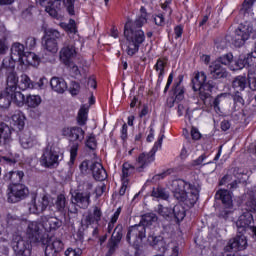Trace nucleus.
Instances as JSON below:
<instances>
[{"label":"nucleus","instance_id":"f257e3e1","mask_svg":"<svg viewBox=\"0 0 256 256\" xmlns=\"http://www.w3.org/2000/svg\"><path fill=\"white\" fill-rule=\"evenodd\" d=\"M147 23L145 14H142L134 22L128 20L124 26V36L126 37L127 44L122 45V49L126 47L127 55H135L139 51V45L145 41V32L141 30L143 25Z\"/></svg>","mask_w":256,"mask_h":256},{"label":"nucleus","instance_id":"f03ea898","mask_svg":"<svg viewBox=\"0 0 256 256\" xmlns=\"http://www.w3.org/2000/svg\"><path fill=\"white\" fill-rule=\"evenodd\" d=\"M171 191L173 196L180 203H184L187 207H193L199 201V184H187L184 180H173L171 183Z\"/></svg>","mask_w":256,"mask_h":256},{"label":"nucleus","instance_id":"7ed1b4c3","mask_svg":"<svg viewBox=\"0 0 256 256\" xmlns=\"http://www.w3.org/2000/svg\"><path fill=\"white\" fill-rule=\"evenodd\" d=\"M157 215L155 213H147L141 217L140 223L128 228L126 235V241L134 247L139 249L143 240L147 237V230L145 227H149L156 223Z\"/></svg>","mask_w":256,"mask_h":256},{"label":"nucleus","instance_id":"20e7f679","mask_svg":"<svg viewBox=\"0 0 256 256\" xmlns=\"http://www.w3.org/2000/svg\"><path fill=\"white\" fill-rule=\"evenodd\" d=\"M205 81H207V75H205V72H198L192 79V88L194 91L199 92V96L202 101L211 97V91L213 90V87H215V82Z\"/></svg>","mask_w":256,"mask_h":256},{"label":"nucleus","instance_id":"39448f33","mask_svg":"<svg viewBox=\"0 0 256 256\" xmlns=\"http://www.w3.org/2000/svg\"><path fill=\"white\" fill-rule=\"evenodd\" d=\"M40 165L45 167V169H55V167H59V152L55 150L54 145L48 144L43 150Z\"/></svg>","mask_w":256,"mask_h":256},{"label":"nucleus","instance_id":"423d86ee","mask_svg":"<svg viewBox=\"0 0 256 256\" xmlns=\"http://www.w3.org/2000/svg\"><path fill=\"white\" fill-rule=\"evenodd\" d=\"M252 33L253 26L249 22L240 24L232 36V41L235 47H243V45H245V41L251 37Z\"/></svg>","mask_w":256,"mask_h":256},{"label":"nucleus","instance_id":"0eeeda50","mask_svg":"<svg viewBox=\"0 0 256 256\" xmlns=\"http://www.w3.org/2000/svg\"><path fill=\"white\" fill-rule=\"evenodd\" d=\"M26 237L30 243H45L43 239V224L39 221L28 222L26 228Z\"/></svg>","mask_w":256,"mask_h":256},{"label":"nucleus","instance_id":"6e6552de","mask_svg":"<svg viewBox=\"0 0 256 256\" xmlns=\"http://www.w3.org/2000/svg\"><path fill=\"white\" fill-rule=\"evenodd\" d=\"M11 245L16 256H31V243L20 235L13 236Z\"/></svg>","mask_w":256,"mask_h":256},{"label":"nucleus","instance_id":"1a4fd4ad","mask_svg":"<svg viewBox=\"0 0 256 256\" xmlns=\"http://www.w3.org/2000/svg\"><path fill=\"white\" fill-rule=\"evenodd\" d=\"M8 189L9 203H19V201H22V199L29 195V189L23 184H10Z\"/></svg>","mask_w":256,"mask_h":256},{"label":"nucleus","instance_id":"9d476101","mask_svg":"<svg viewBox=\"0 0 256 256\" xmlns=\"http://www.w3.org/2000/svg\"><path fill=\"white\" fill-rule=\"evenodd\" d=\"M163 143V135L161 138H159L158 142L154 145L152 150L149 153H141L138 158L136 159V165L138 171H141V169H145L149 163H152V161H155V153H157V149L161 147Z\"/></svg>","mask_w":256,"mask_h":256},{"label":"nucleus","instance_id":"9b49d317","mask_svg":"<svg viewBox=\"0 0 256 256\" xmlns=\"http://www.w3.org/2000/svg\"><path fill=\"white\" fill-rule=\"evenodd\" d=\"M61 38V33L55 29H48L44 36V49L49 53H57L59 51V45L57 40Z\"/></svg>","mask_w":256,"mask_h":256},{"label":"nucleus","instance_id":"f8f14e48","mask_svg":"<svg viewBox=\"0 0 256 256\" xmlns=\"http://www.w3.org/2000/svg\"><path fill=\"white\" fill-rule=\"evenodd\" d=\"M80 169H90L96 181H105V179H107V171L99 162L83 161L80 165Z\"/></svg>","mask_w":256,"mask_h":256},{"label":"nucleus","instance_id":"ddd939ff","mask_svg":"<svg viewBox=\"0 0 256 256\" xmlns=\"http://www.w3.org/2000/svg\"><path fill=\"white\" fill-rule=\"evenodd\" d=\"M49 207V196L43 195L41 198L33 199L28 203V210L34 215H39L47 210Z\"/></svg>","mask_w":256,"mask_h":256},{"label":"nucleus","instance_id":"4468645a","mask_svg":"<svg viewBox=\"0 0 256 256\" xmlns=\"http://www.w3.org/2000/svg\"><path fill=\"white\" fill-rule=\"evenodd\" d=\"M43 245H46L45 248V255L46 256H57L59 255V253H61V251H63V241L55 238V237H51L48 240H44Z\"/></svg>","mask_w":256,"mask_h":256},{"label":"nucleus","instance_id":"2eb2a0df","mask_svg":"<svg viewBox=\"0 0 256 256\" xmlns=\"http://www.w3.org/2000/svg\"><path fill=\"white\" fill-rule=\"evenodd\" d=\"M77 57V49L74 42H65L64 46L60 50V61L65 65L66 63L73 61Z\"/></svg>","mask_w":256,"mask_h":256},{"label":"nucleus","instance_id":"dca6fc26","mask_svg":"<svg viewBox=\"0 0 256 256\" xmlns=\"http://www.w3.org/2000/svg\"><path fill=\"white\" fill-rule=\"evenodd\" d=\"M101 217H103V212L99 206H94L93 210H89L82 218L81 224L82 227H89V225H93L101 221Z\"/></svg>","mask_w":256,"mask_h":256},{"label":"nucleus","instance_id":"f3484780","mask_svg":"<svg viewBox=\"0 0 256 256\" xmlns=\"http://www.w3.org/2000/svg\"><path fill=\"white\" fill-rule=\"evenodd\" d=\"M243 172H239V169L234 170V179L231 175H225L221 181L220 185H227L228 189L233 190L237 189V185L243 181Z\"/></svg>","mask_w":256,"mask_h":256},{"label":"nucleus","instance_id":"a211bd4d","mask_svg":"<svg viewBox=\"0 0 256 256\" xmlns=\"http://www.w3.org/2000/svg\"><path fill=\"white\" fill-rule=\"evenodd\" d=\"M72 203L80 209H87L91 205V192H76L72 195Z\"/></svg>","mask_w":256,"mask_h":256},{"label":"nucleus","instance_id":"6ab92c4d","mask_svg":"<svg viewBox=\"0 0 256 256\" xmlns=\"http://www.w3.org/2000/svg\"><path fill=\"white\" fill-rule=\"evenodd\" d=\"M40 223H42V228L47 232L57 231L61 225H63V221L59 220L57 217L53 216H41Z\"/></svg>","mask_w":256,"mask_h":256},{"label":"nucleus","instance_id":"aec40b11","mask_svg":"<svg viewBox=\"0 0 256 256\" xmlns=\"http://www.w3.org/2000/svg\"><path fill=\"white\" fill-rule=\"evenodd\" d=\"M63 135L69 137L70 141H83L85 139V131L79 127L64 128Z\"/></svg>","mask_w":256,"mask_h":256},{"label":"nucleus","instance_id":"412c9836","mask_svg":"<svg viewBox=\"0 0 256 256\" xmlns=\"http://www.w3.org/2000/svg\"><path fill=\"white\" fill-rule=\"evenodd\" d=\"M19 83V77L17 76V72L10 71L7 74L6 80V93H15L17 91V84Z\"/></svg>","mask_w":256,"mask_h":256},{"label":"nucleus","instance_id":"4be33fe9","mask_svg":"<svg viewBox=\"0 0 256 256\" xmlns=\"http://www.w3.org/2000/svg\"><path fill=\"white\" fill-rule=\"evenodd\" d=\"M147 241L149 245L155 247V249H158L160 253H165V251H167V248L165 247V241H163L162 236H155V234H149Z\"/></svg>","mask_w":256,"mask_h":256},{"label":"nucleus","instance_id":"5701e85b","mask_svg":"<svg viewBox=\"0 0 256 256\" xmlns=\"http://www.w3.org/2000/svg\"><path fill=\"white\" fill-rule=\"evenodd\" d=\"M25 46L19 42L13 43L11 47V56L15 61L21 64V61L25 57Z\"/></svg>","mask_w":256,"mask_h":256},{"label":"nucleus","instance_id":"b1692460","mask_svg":"<svg viewBox=\"0 0 256 256\" xmlns=\"http://www.w3.org/2000/svg\"><path fill=\"white\" fill-rule=\"evenodd\" d=\"M210 75L212 79H225L227 77V71L223 67H221V64L219 62H214L210 66Z\"/></svg>","mask_w":256,"mask_h":256},{"label":"nucleus","instance_id":"393cba45","mask_svg":"<svg viewBox=\"0 0 256 256\" xmlns=\"http://www.w3.org/2000/svg\"><path fill=\"white\" fill-rule=\"evenodd\" d=\"M215 197L216 199L222 201L223 205H225L227 209H231V207H233V199L231 197V192H229L228 190H219L216 193Z\"/></svg>","mask_w":256,"mask_h":256},{"label":"nucleus","instance_id":"a878e982","mask_svg":"<svg viewBox=\"0 0 256 256\" xmlns=\"http://www.w3.org/2000/svg\"><path fill=\"white\" fill-rule=\"evenodd\" d=\"M11 128L5 124H0V145H9L11 143Z\"/></svg>","mask_w":256,"mask_h":256},{"label":"nucleus","instance_id":"bb28decb","mask_svg":"<svg viewBox=\"0 0 256 256\" xmlns=\"http://www.w3.org/2000/svg\"><path fill=\"white\" fill-rule=\"evenodd\" d=\"M25 174L23 171H10L4 176L5 181H9L12 185H21V181Z\"/></svg>","mask_w":256,"mask_h":256},{"label":"nucleus","instance_id":"cd10ccee","mask_svg":"<svg viewBox=\"0 0 256 256\" xmlns=\"http://www.w3.org/2000/svg\"><path fill=\"white\" fill-rule=\"evenodd\" d=\"M50 85L56 93H63L67 89V82L63 78L53 77L50 80Z\"/></svg>","mask_w":256,"mask_h":256},{"label":"nucleus","instance_id":"c85d7f7f","mask_svg":"<svg viewBox=\"0 0 256 256\" xmlns=\"http://www.w3.org/2000/svg\"><path fill=\"white\" fill-rule=\"evenodd\" d=\"M67 197L64 194H59L54 202V207L58 213L65 215L67 213Z\"/></svg>","mask_w":256,"mask_h":256},{"label":"nucleus","instance_id":"c756f323","mask_svg":"<svg viewBox=\"0 0 256 256\" xmlns=\"http://www.w3.org/2000/svg\"><path fill=\"white\" fill-rule=\"evenodd\" d=\"M20 144L23 149H31L35 145V138L31 136V132L24 131L20 134Z\"/></svg>","mask_w":256,"mask_h":256},{"label":"nucleus","instance_id":"7c9ffc66","mask_svg":"<svg viewBox=\"0 0 256 256\" xmlns=\"http://www.w3.org/2000/svg\"><path fill=\"white\" fill-rule=\"evenodd\" d=\"M20 65H31L32 67H37V65H39V56L33 52H28L24 54V58H22Z\"/></svg>","mask_w":256,"mask_h":256},{"label":"nucleus","instance_id":"2f4dec72","mask_svg":"<svg viewBox=\"0 0 256 256\" xmlns=\"http://www.w3.org/2000/svg\"><path fill=\"white\" fill-rule=\"evenodd\" d=\"M12 123L14 127H17L19 131L25 127V116L23 115V112L20 110H16L14 114L12 115Z\"/></svg>","mask_w":256,"mask_h":256},{"label":"nucleus","instance_id":"473e14b6","mask_svg":"<svg viewBox=\"0 0 256 256\" xmlns=\"http://www.w3.org/2000/svg\"><path fill=\"white\" fill-rule=\"evenodd\" d=\"M232 87L236 93L244 91L245 87H247V78L245 76H237L232 82Z\"/></svg>","mask_w":256,"mask_h":256},{"label":"nucleus","instance_id":"72a5a7b5","mask_svg":"<svg viewBox=\"0 0 256 256\" xmlns=\"http://www.w3.org/2000/svg\"><path fill=\"white\" fill-rule=\"evenodd\" d=\"M41 96L39 95H28L26 97L25 105L28 106L29 109H37L41 105Z\"/></svg>","mask_w":256,"mask_h":256},{"label":"nucleus","instance_id":"f704fd0d","mask_svg":"<svg viewBox=\"0 0 256 256\" xmlns=\"http://www.w3.org/2000/svg\"><path fill=\"white\" fill-rule=\"evenodd\" d=\"M42 5H45V11L46 13H49L50 17H57L59 15V12L57 11V6L61 4H57V2L48 1V2H42Z\"/></svg>","mask_w":256,"mask_h":256},{"label":"nucleus","instance_id":"c9c22d12","mask_svg":"<svg viewBox=\"0 0 256 256\" xmlns=\"http://www.w3.org/2000/svg\"><path fill=\"white\" fill-rule=\"evenodd\" d=\"M10 94V100L15 103L18 107H23L25 105V95L21 93L20 91L14 90V92L9 93Z\"/></svg>","mask_w":256,"mask_h":256},{"label":"nucleus","instance_id":"e433bc0d","mask_svg":"<svg viewBox=\"0 0 256 256\" xmlns=\"http://www.w3.org/2000/svg\"><path fill=\"white\" fill-rule=\"evenodd\" d=\"M15 63H19V60H15L13 56L4 58L0 65V71H3V69H10L13 71L15 69Z\"/></svg>","mask_w":256,"mask_h":256},{"label":"nucleus","instance_id":"4c0bfd02","mask_svg":"<svg viewBox=\"0 0 256 256\" xmlns=\"http://www.w3.org/2000/svg\"><path fill=\"white\" fill-rule=\"evenodd\" d=\"M172 217L177 221H183L185 219V208L181 205H175L172 209Z\"/></svg>","mask_w":256,"mask_h":256},{"label":"nucleus","instance_id":"58836bf2","mask_svg":"<svg viewBox=\"0 0 256 256\" xmlns=\"http://www.w3.org/2000/svg\"><path fill=\"white\" fill-rule=\"evenodd\" d=\"M151 196L155 197V199H163L164 201L169 199V193L159 186L152 189Z\"/></svg>","mask_w":256,"mask_h":256},{"label":"nucleus","instance_id":"ea45409f","mask_svg":"<svg viewBox=\"0 0 256 256\" xmlns=\"http://www.w3.org/2000/svg\"><path fill=\"white\" fill-rule=\"evenodd\" d=\"M135 173V166L125 162L122 166V181H128L127 177Z\"/></svg>","mask_w":256,"mask_h":256},{"label":"nucleus","instance_id":"a19ab883","mask_svg":"<svg viewBox=\"0 0 256 256\" xmlns=\"http://www.w3.org/2000/svg\"><path fill=\"white\" fill-rule=\"evenodd\" d=\"M247 67L245 55H240L237 60H235L234 65L230 66L232 71H239L241 69H245Z\"/></svg>","mask_w":256,"mask_h":256},{"label":"nucleus","instance_id":"79ce46f5","mask_svg":"<svg viewBox=\"0 0 256 256\" xmlns=\"http://www.w3.org/2000/svg\"><path fill=\"white\" fill-rule=\"evenodd\" d=\"M11 105V94L7 90L0 94V108L7 109Z\"/></svg>","mask_w":256,"mask_h":256},{"label":"nucleus","instance_id":"37998d69","mask_svg":"<svg viewBox=\"0 0 256 256\" xmlns=\"http://www.w3.org/2000/svg\"><path fill=\"white\" fill-rule=\"evenodd\" d=\"M121 239H123V226L117 225L109 240L114 241L115 243H121Z\"/></svg>","mask_w":256,"mask_h":256},{"label":"nucleus","instance_id":"c03bdc74","mask_svg":"<svg viewBox=\"0 0 256 256\" xmlns=\"http://www.w3.org/2000/svg\"><path fill=\"white\" fill-rule=\"evenodd\" d=\"M19 87L20 89L25 90V89H33L35 85L33 84V81H31V78H29V76H27L26 74H22Z\"/></svg>","mask_w":256,"mask_h":256},{"label":"nucleus","instance_id":"a18cd8bd","mask_svg":"<svg viewBox=\"0 0 256 256\" xmlns=\"http://www.w3.org/2000/svg\"><path fill=\"white\" fill-rule=\"evenodd\" d=\"M87 113H89V109L83 105L78 112L77 120L79 125L87 123Z\"/></svg>","mask_w":256,"mask_h":256},{"label":"nucleus","instance_id":"49530a36","mask_svg":"<svg viewBox=\"0 0 256 256\" xmlns=\"http://www.w3.org/2000/svg\"><path fill=\"white\" fill-rule=\"evenodd\" d=\"M173 93L178 101H182L185 89L181 86V80L175 84Z\"/></svg>","mask_w":256,"mask_h":256},{"label":"nucleus","instance_id":"de8ad7c7","mask_svg":"<svg viewBox=\"0 0 256 256\" xmlns=\"http://www.w3.org/2000/svg\"><path fill=\"white\" fill-rule=\"evenodd\" d=\"M165 65H167L166 59H158L157 63L154 66V69L159 73L158 77H163V73H165Z\"/></svg>","mask_w":256,"mask_h":256},{"label":"nucleus","instance_id":"09e8293b","mask_svg":"<svg viewBox=\"0 0 256 256\" xmlns=\"http://www.w3.org/2000/svg\"><path fill=\"white\" fill-rule=\"evenodd\" d=\"M121 215V207H119L113 216L111 217L110 222L108 223V233H111L113 231L115 224L117 223V220L119 219V216Z\"/></svg>","mask_w":256,"mask_h":256},{"label":"nucleus","instance_id":"8fccbe9b","mask_svg":"<svg viewBox=\"0 0 256 256\" xmlns=\"http://www.w3.org/2000/svg\"><path fill=\"white\" fill-rule=\"evenodd\" d=\"M248 83L252 91H256V70L250 69L248 71Z\"/></svg>","mask_w":256,"mask_h":256},{"label":"nucleus","instance_id":"3c124183","mask_svg":"<svg viewBox=\"0 0 256 256\" xmlns=\"http://www.w3.org/2000/svg\"><path fill=\"white\" fill-rule=\"evenodd\" d=\"M157 213L164 218L173 217V209L169 207H163V205H158Z\"/></svg>","mask_w":256,"mask_h":256},{"label":"nucleus","instance_id":"603ef678","mask_svg":"<svg viewBox=\"0 0 256 256\" xmlns=\"http://www.w3.org/2000/svg\"><path fill=\"white\" fill-rule=\"evenodd\" d=\"M215 63H219V65H233V54H226L224 56H221Z\"/></svg>","mask_w":256,"mask_h":256},{"label":"nucleus","instance_id":"864d4df0","mask_svg":"<svg viewBox=\"0 0 256 256\" xmlns=\"http://www.w3.org/2000/svg\"><path fill=\"white\" fill-rule=\"evenodd\" d=\"M108 252L106 253V256L114 255L117 249H119V243L114 242L113 240L108 241Z\"/></svg>","mask_w":256,"mask_h":256},{"label":"nucleus","instance_id":"5fc2aeb1","mask_svg":"<svg viewBox=\"0 0 256 256\" xmlns=\"http://www.w3.org/2000/svg\"><path fill=\"white\" fill-rule=\"evenodd\" d=\"M66 67H68L69 71L74 75V77H78V75H81V71H79V66H77L73 61H70L68 64H64Z\"/></svg>","mask_w":256,"mask_h":256},{"label":"nucleus","instance_id":"6e6d98bb","mask_svg":"<svg viewBox=\"0 0 256 256\" xmlns=\"http://www.w3.org/2000/svg\"><path fill=\"white\" fill-rule=\"evenodd\" d=\"M86 147H88V149H91L92 151H95V149H97V140H95V135H89L86 140Z\"/></svg>","mask_w":256,"mask_h":256},{"label":"nucleus","instance_id":"4d7b16f0","mask_svg":"<svg viewBox=\"0 0 256 256\" xmlns=\"http://www.w3.org/2000/svg\"><path fill=\"white\" fill-rule=\"evenodd\" d=\"M75 1L77 0H64V6L69 15H75Z\"/></svg>","mask_w":256,"mask_h":256},{"label":"nucleus","instance_id":"13d9d810","mask_svg":"<svg viewBox=\"0 0 256 256\" xmlns=\"http://www.w3.org/2000/svg\"><path fill=\"white\" fill-rule=\"evenodd\" d=\"M79 149V144H73L70 149V161L69 165H73L75 163V159L77 158V151Z\"/></svg>","mask_w":256,"mask_h":256},{"label":"nucleus","instance_id":"bf43d9fd","mask_svg":"<svg viewBox=\"0 0 256 256\" xmlns=\"http://www.w3.org/2000/svg\"><path fill=\"white\" fill-rule=\"evenodd\" d=\"M246 212L248 213H253L256 211V199L255 198H250L246 202Z\"/></svg>","mask_w":256,"mask_h":256},{"label":"nucleus","instance_id":"052dcab7","mask_svg":"<svg viewBox=\"0 0 256 256\" xmlns=\"http://www.w3.org/2000/svg\"><path fill=\"white\" fill-rule=\"evenodd\" d=\"M6 223L9 227H13V225H17L19 223V217L16 215L8 214L6 217Z\"/></svg>","mask_w":256,"mask_h":256},{"label":"nucleus","instance_id":"680f3d73","mask_svg":"<svg viewBox=\"0 0 256 256\" xmlns=\"http://www.w3.org/2000/svg\"><path fill=\"white\" fill-rule=\"evenodd\" d=\"M25 45H26V49H35V47L37 46V39H35V37H28L25 41Z\"/></svg>","mask_w":256,"mask_h":256},{"label":"nucleus","instance_id":"e2e57ef3","mask_svg":"<svg viewBox=\"0 0 256 256\" xmlns=\"http://www.w3.org/2000/svg\"><path fill=\"white\" fill-rule=\"evenodd\" d=\"M201 115H203V110L196 108L194 109L191 114H188V119H199V117H201Z\"/></svg>","mask_w":256,"mask_h":256},{"label":"nucleus","instance_id":"0e129e2a","mask_svg":"<svg viewBox=\"0 0 256 256\" xmlns=\"http://www.w3.org/2000/svg\"><path fill=\"white\" fill-rule=\"evenodd\" d=\"M79 91H81V86L77 82H72L70 86L71 95H79Z\"/></svg>","mask_w":256,"mask_h":256},{"label":"nucleus","instance_id":"69168bd1","mask_svg":"<svg viewBox=\"0 0 256 256\" xmlns=\"http://www.w3.org/2000/svg\"><path fill=\"white\" fill-rule=\"evenodd\" d=\"M252 7H253V0H245L242 4L241 12L247 13V11H249V9H251Z\"/></svg>","mask_w":256,"mask_h":256},{"label":"nucleus","instance_id":"338daca9","mask_svg":"<svg viewBox=\"0 0 256 256\" xmlns=\"http://www.w3.org/2000/svg\"><path fill=\"white\" fill-rule=\"evenodd\" d=\"M256 59V55L253 53L250 54H246L245 55V60H246V65H248L249 67L255 65V62L253 60Z\"/></svg>","mask_w":256,"mask_h":256},{"label":"nucleus","instance_id":"774afa93","mask_svg":"<svg viewBox=\"0 0 256 256\" xmlns=\"http://www.w3.org/2000/svg\"><path fill=\"white\" fill-rule=\"evenodd\" d=\"M66 256H80L81 255V250L73 249V248H68L65 251Z\"/></svg>","mask_w":256,"mask_h":256}]
</instances>
